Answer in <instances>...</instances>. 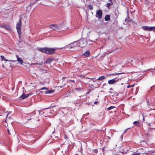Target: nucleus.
Segmentation results:
<instances>
[{
    "instance_id": "1",
    "label": "nucleus",
    "mask_w": 155,
    "mask_h": 155,
    "mask_svg": "<svg viewBox=\"0 0 155 155\" xmlns=\"http://www.w3.org/2000/svg\"><path fill=\"white\" fill-rule=\"evenodd\" d=\"M56 48H50L44 47L42 48H39L38 50L44 53L47 54L51 55L54 54L55 51L56 50Z\"/></svg>"
},
{
    "instance_id": "2",
    "label": "nucleus",
    "mask_w": 155,
    "mask_h": 155,
    "mask_svg": "<svg viewBox=\"0 0 155 155\" xmlns=\"http://www.w3.org/2000/svg\"><path fill=\"white\" fill-rule=\"evenodd\" d=\"M125 77V76H122L120 77L119 76L118 78L116 77L108 80V83L110 85L114 84L117 85L123 84V83H121L120 81L122 78H124Z\"/></svg>"
},
{
    "instance_id": "3",
    "label": "nucleus",
    "mask_w": 155,
    "mask_h": 155,
    "mask_svg": "<svg viewBox=\"0 0 155 155\" xmlns=\"http://www.w3.org/2000/svg\"><path fill=\"white\" fill-rule=\"evenodd\" d=\"M77 42L78 46L81 48L84 47L87 43V39L84 38H82L78 41H77Z\"/></svg>"
},
{
    "instance_id": "4",
    "label": "nucleus",
    "mask_w": 155,
    "mask_h": 155,
    "mask_svg": "<svg viewBox=\"0 0 155 155\" xmlns=\"http://www.w3.org/2000/svg\"><path fill=\"white\" fill-rule=\"evenodd\" d=\"M141 28L145 31H151L155 30V26H143L141 27Z\"/></svg>"
},
{
    "instance_id": "5",
    "label": "nucleus",
    "mask_w": 155,
    "mask_h": 155,
    "mask_svg": "<svg viewBox=\"0 0 155 155\" xmlns=\"http://www.w3.org/2000/svg\"><path fill=\"white\" fill-rule=\"evenodd\" d=\"M21 20L20 19L16 25V28L19 36L20 35L21 32Z\"/></svg>"
},
{
    "instance_id": "6",
    "label": "nucleus",
    "mask_w": 155,
    "mask_h": 155,
    "mask_svg": "<svg viewBox=\"0 0 155 155\" xmlns=\"http://www.w3.org/2000/svg\"><path fill=\"white\" fill-rule=\"evenodd\" d=\"M49 27L50 29L56 31H58L60 29V27L57 25L53 24L49 25Z\"/></svg>"
},
{
    "instance_id": "7",
    "label": "nucleus",
    "mask_w": 155,
    "mask_h": 155,
    "mask_svg": "<svg viewBox=\"0 0 155 155\" xmlns=\"http://www.w3.org/2000/svg\"><path fill=\"white\" fill-rule=\"evenodd\" d=\"M137 58H130L128 59L127 60V62L128 63H129L130 64H131L133 65H135L137 63Z\"/></svg>"
},
{
    "instance_id": "8",
    "label": "nucleus",
    "mask_w": 155,
    "mask_h": 155,
    "mask_svg": "<svg viewBox=\"0 0 155 155\" xmlns=\"http://www.w3.org/2000/svg\"><path fill=\"white\" fill-rule=\"evenodd\" d=\"M103 13L101 10L98 9L96 11V17L99 19H101Z\"/></svg>"
},
{
    "instance_id": "9",
    "label": "nucleus",
    "mask_w": 155,
    "mask_h": 155,
    "mask_svg": "<svg viewBox=\"0 0 155 155\" xmlns=\"http://www.w3.org/2000/svg\"><path fill=\"white\" fill-rule=\"evenodd\" d=\"M77 46H78V44L77 41H76L71 43L67 46H66V47H70L71 48H72L74 47Z\"/></svg>"
},
{
    "instance_id": "10",
    "label": "nucleus",
    "mask_w": 155,
    "mask_h": 155,
    "mask_svg": "<svg viewBox=\"0 0 155 155\" xmlns=\"http://www.w3.org/2000/svg\"><path fill=\"white\" fill-rule=\"evenodd\" d=\"M31 94V93H29L28 94H26L23 93L22 94L20 97L21 98V99H24L28 97Z\"/></svg>"
},
{
    "instance_id": "11",
    "label": "nucleus",
    "mask_w": 155,
    "mask_h": 155,
    "mask_svg": "<svg viewBox=\"0 0 155 155\" xmlns=\"http://www.w3.org/2000/svg\"><path fill=\"white\" fill-rule=\"evenodd\" d=\"M16 57L17 58V60L18 63H19L20 64H22L23 63L22 59L21 58L19 57V56L17 55H16Z\"/></svg>"
},
{
    "instance_id": "12",
    "label": "nucleus",
    "mask_w": 155,
    "mask_h": 155,
    "mask_svg": "<svg viewBox=\"0 0 155 155\" xmlns=\"http://www.w3.org/2000/svg\"><path fill=\"white\" fill-rule=\"evenodd\" d=\"M2 27L7 30H11V28L8 25H2Z\"/></svg>"
},
{
    "instance_id": "13",
    "label": "nucleus",
    "mask_w": 155,
    "mask_h": 155,
    "mask_svg": "<svg viewBox=\"0 0 155 155\" xmlns=\"http://www.w3.org/2000/svg\"><path fill=\"white\" fill-rule=\"evenodd\" d=\"M54 60V58H48L45 62V63L46 64H49L51 62Z\"/></svg>"
},
{
    "instance_id": "14",
    "label": "nucleus",
    "mask_w": 155,
    "mask_h": 155,
    "mask_svg": "<svg viewBox=\"0 0 155 155\" xmlns=\"http://www.w3.org/2000/svg\"><path fill=\"white\" fill-rule=\"evenodd\" d=\"M90 54V52L89 50L86 51L83 54V55L86 57H88Z\"/></svg>"
},
{
    "instance_id": "15",
    "label": "nucleus",
    "mask_w": 155,
    "mask_h": 155,
    "mask_svg": "<svg viewBox=\"0 0 155 155\" xmlns=\"http://www.w3.org/2000/svg\"><path fill=\"white\" fill-rule=\"evenodd\" d=\"M137 63H136V64L137 65H143V63L142 62V61H141L140 59H138L137 58Z\"/></svg>"
},
{
    "instance_id": "16",
    "label": "nucleus",
    "mask_w": 155,
    "mask_h": 155,
    "mask_svg": "<svg viewBox=\"0 0 155 155\" xmlns=\"http://www.w3.org/2000/svg\"><path fill=\"white\" fill-rule=\"evenodd\" d=\"M133 124L135 126L139 127L140 125V123L138 121H135L133 123Z\"/></svg>"
},
{
    "instance_id": "17",
    "label": "nucleus",
    "mask_w": 155,
    "mask_h": 155,
    "mask_svg": "<svg viewBox=\"0 0 155 155\" xmlns=\"http://www.w3.org/2000/svg\"><path fill=\"white\" fill-rule=\"evenodd\" d=\"M110 19V16L109 15H106L104 17L105 20L106 21L109 20Z\"/></svg>"
},
{
    "instance_id": "18",
    "label": "nucleus",
    "mask_w": 155,
    "mask_h": 155,
    "mask_svg": "<svg viewBox=\"0 0 155 155\" xmlns=\"http://www.w3.org/2000/svg\"><path fill=\"white\" fill-rule=\"evenodd\" d=\"M54 91L52 90H48L46 91L45 92V94H51L52 93H53L54 92Z\"/></svg>"
},
{
    "instance_id": "19",
    "label": "nucleus",
    "mask_w": 155,
    "mask_h": 155,
    "mask_svg": "<svg viewBox=\"0 0 155 155\" xmlns=\"http://www.w3.org/2000/svg\"><path fill=\"white\" fill-rule=\"evenodd\" d=\"M35 114L36 113L35 111H33L32 113L29 114L28 116L29 117H31Z\"/></svg>"
},
{
    "instance_id": "20",
    "label": "nucleus",
    "mask_w": 155,
    "mask_h": 155,
    "mask_svg": "<svg viewBox=\"0 0 155 155\" xmlns=\"http://www.w3.org/2000/svg\"><path fill=\"white\" fill-rule=\"evenodd\" d=\"M113 2L108 3L106 4V6L108 8H109L110 6L113 5Z\"/></svg>"
},
{
    "instance_id": "21",
    "label": "nucleus",
    "mask_w": 155,
    "mask_h": 155,
    "mask_svg": "<svg viewBox=\"0 0 155 155\" xmlns=\"http://www.w3.org/2000/svg\"><path fill=\"white\" fill-rule=\"evenodd\" d=\"M1 58V60L2 61H5L6 62H7L8 61V60L6 59L4 56L3 55H1L0 56Z\"/></svg>"
},
{
    "instance_id": "22",
    "label": "nucleus",
    "mask_w": 155,
    "mask_h": 155,
    "mask_svg": "<svg viewBox=\"0 0 155 155\" xmlns=\"http://www.w3.org/2000/svg\"><path fill=\"white\" fill-rule=\"evenodd\" d=\"M105 78V77L104 76H102L100 77L97 80H102Z\"/></svg>"
},
{
    "instance_id": "23",
    "label": "nucleus",
    "mask_w": 155,
    "mask_h": 155,
    "mask_svg": "<svg viewBox=\"0 0 155 155\" xmlns=\"http://www.w3.org/2000/svg\"><path fill=\"white\" fill-rule=\"evenodd\" d=\"M87 7L91 10H92L93 9V7L92 5H88Z\"/></svg>"
},
{
    "instance_id": "24",
    "label": "nucleus",
    "mask_w": 155,
    "mask_h": 155,
    "mask_svg": "<svg viewBox=\"0 0 155 155\" xmlns=\"http://www.w3.org/2000/svg\"><path fill=\"white\" fill-rule=\"evenodd\" d=\"M115 107L114 106H111L110 107H109L107 108V110H112V109L115 108Z\"/></svg>"
},
{
    "instance_id": "25",
    "label": "nucleus",
    "mask_w": 155,
    "mask_h": 155,
    "mask_svg": "<svg viewBox=\"0 0 155 155\" xmlns=\"http://www.w3.org/2000/svg\"><path fill=\"white\" fill-rule=\"evenodd\" d=\"M127 18H126L125 19V22H128L129 21V19L130 18V17L129 16L128 14H127Z\"/></svg>"
},
{
    "instance_id": "26",
    "label": "nucleus",
    "mask_w": 155,
    "mask_h": 155,
    "mask_svg": "<svg viewBox=\"0 0 155 155\" xmlns=\"http://www.w3.org/2000/svg\"><path fill=\"white\" fill-rule=\"evenodd\" d=\"M155 70V67L154 68H151L150 69H148L147 70L144 71H150V70L151 71V70Z\"/></svg>"
},
{
    "instance_id": "27",
    "label": "nucleus",
    "mask_w": 155,
    "mask_h": 155,
    "mask_svg": "<svg viewBox=\"0 0 155 155\" xmlns=\"http://www.w3.org/2000/svg\"><path fill=\"white\" fill-rule=\"evenodd\" d=\"M38 111L39 113L40 114H41V115H42L44 114V112H42L41 110H38Z\"/></svg>"
},
{
    "instance_id": "28",
    "label": "nucleus",
    "mask_w": 155,
    "mask_h": 155,
    "mask_svg": "<svg viewBox=\"0 0 155 155\" xmlns=\"http://www.w3.org/2000/svg\"><path fill=\"white\" fill-rule=\"evenodd\" d=\"M45 89H47V88L45 87H42V88H41L40 89V90H45Z\"/></svg>"
},
{
    "instance_id": "29",
    "label": "nucleus",
    "mask_w": 155,
    "mask_h": 155,
    "mask_svg": "<svg viewBox=\"0 0 155 155\" xmlns=\"http://www.w3.org/2000/svg\"><path fill=\"white\" fill-rule=\"evenodd\" d=\"M81 88H76L75 89V90L76 91H81Z\"/></svg>"
},
{
    "instance_id": "30",
    "label": "nucleus",
    "mask_w": 155,
    "mask_h": 155,
    "mask_svg": "<svg viewBox=\"0 0 155 155\" xmlns=\"http://www.w3.org/2000/svg\"><path fill=\"white\" fill-rule=\"evenodd\" d=\"M89 113H87L86 114L84 115L83 116V118H84L87 115H88L89 114Z\"/></svg>"
},
{
    "instance_id": "31",
    "label": "nucleus",
    "mask_w": 155,
    "mask_h": 155,
    "mask_svg": "<svg viewBox=\"0 0 155 155\" xmlns=\"http://www.w3.org/2000/svg\"><path fill=\"white\" fill-rule=\"evenodd\" d=\"M125 74L124 73H115L114 74Z\"/></svg>"
},
{
    "instance_id": "32",
    "label": "nucleus",
    "mask_w": 155,
    "mask_h": 155,
    "mask_svg": "<svg viewBox=\"0 0 155 155\" xmlns=\"http://www.w3.org/2000/svg\"><path fill=\"white\" fill-rule=\"evenodd\" d=\"M94 152L95 153H97L98 152L97 150V149H95L94 150Z\"/></svg>"
},
{
    "instance_id": "33",
    "label": "nucleus",
    "mask_w": 155,
    "mask_h": 155,
    "mask_svg": "<svg viewBox=\"0 0 155 155\" xmlns=\"http://www.w3.org/2000/svg\"><path fill=\"white\" fill-rule=\"evenodd\" d=\"M87 44H88L89 45L91 44V43L90 42H89V41H87Z\"/></svg>"
},
{
    "instance_id": "34",
    "label": "nucleus",
    "mask_w": 155,
    "mask_h": 155,
    "mask_svg": "<svg viewBox=\"0 0 155 155\" xmlns=\"http://www.w3.org/2000/svg\"><path fill=\"white\" fill-rule=\"evenodd\" d=\"M108 1L109 2H114V1H113V0H108Z\"/></svg>"
},
{
    "instance_id": "35",
    "label": "nucleus",
    "mask_w": 155,
    "mask_h": 155,
    "mask_svg": "<svg viewBox=\"0 0 155 155\" xmlns=\"http://www.w3.org/2000/svg\"><path fill=\"white\" fill-rule=\"evenodd\" d=\"M7 131H8V134H9V135H10L11 134V133H10V131H9V130L8 129L7 130Z\"/></svg>"
},
{
    "instance_id": "36",
    "label": "nucleus",
    "mask_w": 155,
    "mask_h": 155,
    "mask_svg": "<svg viewBox=\"0 0 155 155\" xmlns=\"http://www.w3.org/2000/svg\"><path fill=\"white\" fill-rule=\"evenodd\" d=\"M50 108V107H48V108L43 109L42 110H43L48 109H49Z\"/></svg>"
},
{
    "instance_id": "37",
    "label": "nucleus",
    "mask_w": 155,
    "mask_h": 155,
    "mask_svg": "<svg viewBox=\"0 0 155 155\" xmlns=\"http://www.w3.org/2000/svg\"><path fill=\"white\" fill-rule=\"evenodd\" d=\"M98 102V101H95L94 102V104H96Z\"/></svg>"
},
{
    "instance_id": "38",
    "label": "nucleus",
    "mask_w": 155,
    "mask_h": 155,
    "mask_svg": "<svg viewBox=\"0 0 155 155\" xmlns=\"http://www.w3.org/2000/svg\"><path fill=\"white\" fill-rule=\"evenodd\" d=\"M70 81H71L72 82H74V80H70Z\"/></svg>"
},
{
    "instance_id": "39",
    "label": "nucleus",
    "mask_w": 155,
    "mask_h": 155,
    "mask_svg": "<svg viewBox=\"0 0 155 155\" xmlns=\"http://www.w3.org/2000/svg\"><path fill=\"white\" fill-rule=\"evenodd\" d=\"M88 41H89V42H93V41H92L91 40H88Z\"/></svg>"
},
{
    "instance_id": "40",
    "label": "nucleus",
    "mask_w": 155,
    "mask_h": 155,
    "mask_svg": "<svg viewBox=\"0 0 155 155\" xmlns=\"http://www.w3.org/2000/svg\"><path fill=\"white\" fill-rule=\"evenodd\" d=\"M129 129V128H127V129L125 130L124 131V133H125L127 130H128Z\"/></svg>"
},
{
    "instance_id": "41",
    "label": "nucleus",
    "mask_w": 155,
    "mask_h": 155,
    "mask_svg": "<svg viewBox=\"0 0 155 155\" xmlns=\"http://www.w3.org/2000/svg\"><path fill=\"white\" fill-rule=\"evenodd\" d=\"M34 64V65H37L38 64H38V63H34V64Z\"/></svg>"
},
{
    "instance_id": "42",
    "label": "nucleus",
    "mask_w": 155,
    "mask_h": 155,
    "mask_svg": "<svg viewBox=\"0 0 155 155\" xmlns=\"http://www.w3.org/2000/svg\"><path fill=\"white\" fill-rule=\"evenodd\" d=\"M134 155H140V154L139 153H137L135 154H134Z\"/></svg>"
},
{
    "instance_id": "43",
    "label": "nucleus",
    "mask_w": 155,
    "mask_h": 155,
    "mask_svg": "<svg viewBox=\"0 0 155 155\" xmlns=\"http://www.w3.org/2000/svg\"><path fill=\"white\" fill-rule=\"evenodd\" d=\"M151 73L152 74H153V73L154 72V71H151Z\"/></svg>"
},
{
    "instance_id": "44",
    "label": "nucleus",
    "mask_w": 155,
    "mask_h": 155,
    "mask_svg": "<svg viewBox=\"0 0 155 155\" xmlns=\"http://www.w3.org/2000/svg\"><path fill=\"white\" fill-rule=\"evenodd\" d=\"M8 114H9V113H8V114L6 115V118H7V117H8Z\"/></svg>"
},
{
    "instance_id": "45",
    "label": "nucleus",
    "mask_w": 155,
    "mask_h": 155,
    "mask_svg": "<svg viewBox=\"0 0 155 155\" xmlns=\"http://www.w3.org/2000/svg\"><path fill=\"white\" fill-rule=\"evenodd\" d=\"M106 84V83H105L104 84H103V86H104Z\"/></svg>"
},
{
    "instance_id": "46",
    "label": "nucleus",
    "mask_w": 155,
    "mask_h": 155,
    "mask_svg": "<svg viewBox=\"0 0 155 155\" xmlns=\"http://www.w3.org/2000/svg\"><path fill=\"white\" fill-rule=\"evenodd\" d=\"M130 87V86L128 85V86H127V88H129Z\"/></svg>"
},
{
    "instance_id": "47",
    "label": "nucleus",
    "mask_w": 155,
    "mask_h": 155,
    "mask_svg": "<svg viewBox=\"0 0 155 155\" xmlns=\"http://www.w3.org/2000/svg\"><path fill=\"white\" fill-rule=\"evenodd\" d=\"M148 129H152V128H151V127H150L148 128Z\"/></svg>"
},
{
    "instance_id": "48",
    "label": "nucleus",
    "mask_w": 155,
    "mask_h": 155,
    "mask_svg": "<svg viewBox=\"0 0 155 155\" xmlns=\"http://www.w3.org/2000/svg\"><path fill=\"white\" fill-rule=\"evenodd\" d=\"M64 87V86H61L60 87H61V88H62V87Z\"/></svg>"
},
{
    "instance_id": "49",
    "label": "nucleus",
    "mask_w": 155,
    "mask_h": 155,
    "mask_svg": "<svg viewBox=\"0 0 155 155\" xmlns=\"http://www.w3.org/2000/svg\"><path fill=\"white\" fill-rule=\"evenodd\" d=\"M32 119V118H30V119H28V120H31Z\"/></svg>"
},
{
    "instance_id": "50",
    "label": "nucleus",
    "mask_w": 155,
    "mask_h": 155,
    "mask_svg": "<svg viewBox=\"0 0 155 155\" xmlns=\"http://www.w3.org/2000/svg\"><path fill=\"white\" fill-rule=\"evenodd\" d=\"M143 121H144V117H143Z\"/></svg>"
},
{
    "instance_id": "51",
    "label": "nucleus",
    "mask_w": 155,
    "mask_h": 155,
    "mask_svg": "<svg viewBox=\"0 0 155 155\" xmlns=\"http://www.w3.org/2000/svg\"><path fill=\"white\" fill-rule=\"evenodd\" d=\"M5 123H6V120H5Z\"/></svg>"
},
{
    "instance_id": "52",
    "label": "nucleus",
    "mask_w": 155,
    "mask_h": 155,
    "mask_svg": "<svg viewBox=\"0 0 155 155\" xmlns=\"http://www.w3.org/2000/svg\"><path fill=\"white\" fill-rule=\"evenodd\" d=\"M109 93H111V92H110V91H109Z\"/></svg>"
},
{
    "instance_id": "53",
    "label": "nucleus",
    "mask_w": 155,
    "mask_h": 155,
    "mask_svg": "<svg viewBox=\"0 0 155 155\" xmlns=\"http://www.w3.org/2000/svg\"><path fill=\"white\" fill-rule=\"evenodd\" d=\"M87 118V117H85V119H86Z\"/></svg>"
},
{
    "instance_id": "54",
    "label": "nucleus",
    "mask_w": 155,
    "mask_h": 155,
    "mask_svg": "<svg viewBox=\"0 0 155 155\" xmlns=\"http://www.w3.org/2000/svg\"><path fill=\"white\" fill-rule=\"evenodd\" d=\"M111 89H112V88H111L110 89V90H111Z\"/></svg>"
},
{
    "instance_id": "55",
    "label": "nucleus",
    "mask_w": 155,
    "mask_h": 155,
    "mask_svg": "<svg viewBox=\"0 0 155 155\" xmlns=\"http://www.w3.org/2000/svg\"><path fill=\"white\" fill-rule=\"evenodd\" d=\"M19 82H20V83H21V81H20Z\"/></svg>"
},
{
    "instance_id": "56",
    "label": "nucleus",
    "mask_w": 155,
    "mask_h": 155,
    "mask_svg": "<svg viewBox=\"0 0 155 155\" xmlns=\"http://www.w3.org/2000/svg\"><path fill=\"white\" fill-rule=\"evenodd\" d=\"M19 82H20V83H21V81H20Z\"/></svg>"
},
{
    "instance_id": "57",
    "label": "nucleus",
    "mask_w": 155,
    "mask_h": 155,
    "mask_svg": "<svg viewBox=\"0 0 155 155\" xmlns=\"http://www.w3.org/2000/svg\"><path fill=\"white\" fill-rule=\"evenodd\" d=\"M114 155H118V154H115V155L114 154Z\"/></svg>"
},
{
    "instance_id": "58",
    "label": "nucleus",
    "mask_w": 155,
    "mask_h": 155,
    "mask_svg": "<svg viewBox=\"0 0 155 155\" xmlns=\"http://www.w3.org/2000/svg\"><path fill=\"white\" fill-rule=\"evenodd\" d=\"M65 78V77H63V78Z\"/></svg>"
},
{
    "instance_id": "59",
    "label": "nucleus",
    "mask_w": 155,
    "mask_h": 155,
    "mask_svg": "<svg viewBox=\"0 0 155 155\" xmlns=\"http://www.w3.org/2000/svg\"><path fill=\"white\" fill-rule=\"evenodd\" d=\"M145 0V1H147V0Z\"/></svg>"
},
{
    "instance_id": "60",
    "label": "nucleus",
    "mask_w": 155,
    "mask_h": 155,
    "mask_svg": "<svg viewBox=\"0 0 155 155\" xmlns=\"http://www.w3.org/2000/svg\"><path fill=\"white\" fill-rule=\"evenodd\" d=\"M149 125H150V124H149Z\"/></svg>"
},
{
    "instance_id": "61",
    "label": "nucleus",
    "mask_w": 155,
    "mask_h": 155,
    "mask_svg": "<svg viewBox=\"0 0 155 155\" xmlns=\"http://www.w3.org/2000/svg\"><path fill=\"white\" fill-rule=\"evenodd\" d=\"M39 119H38V121H39Z\"/></svg>"
},
{
    "instance_id": "62",
    "label": "nucleus",
    "mask_w": 155,
    "mask_h": 155,
    "mask_svg": "<svg viewBox=\"0 0 155 155\" xmlns=\"http://www.w3.org/2000/svg\"><path fill=\"white\" fill-rule=\"evenodd\" d=\"M65 84H64V86Z\"/></svg>"
}]
</instances>
